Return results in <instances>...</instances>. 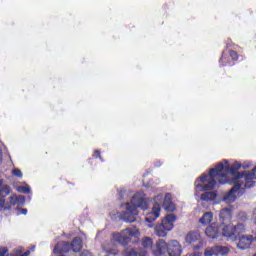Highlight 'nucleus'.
Wrapping results in <instances>:
<instances>
[{"label": "nucleus", "instance_id": "nucleus-1", "mask_svg": "<svg viewBox=\"0 0 256 256\" xmlns=\"http://www.w3.org/2000/svg\"><path fill=\"white\" fill-rule=\"evenodd\" d=\"M241 169V163L236 161L232 165L229 164V161L224 160L223 162L218 163L214 168L209 170L208 174H203L200 176L194 183V187L196 191H200L201 193H205V191H213L218 183L220 185H225V183H229L227 180V175H233V177H237L242 172H239Z\"/></svg>", "mask_w": 256, "mask_h": 256}, {"label": "nucleus", "instance_id": "nucleus-2", "mask_svg": "<svg viewBox=\"0 0 256 256\" xmlns=\"http://www.w3.org/2000/svg\"><path fill=\"white\" fill-rule=\"evenodd\" d=\"M256 183V166L251 171H243L242 174H238L237 177H233L229 180V185H233L230 191L225 196V199H231L235 201V194L241 190V187L245 189H251L255 187Z\"/></svg>", "mask_w": 256, "mask_h": 256}, {"label": "nucleus", "instance_id": "nucleus-3", "mask_svg": "<svg viewBox=\"0 0 256 256\" xmlns=\"http://www.w3.org/2000/svg\"><path fill=\"white\" fill-rule=\"evenodd\" d=\"M168 253L169 256H181L183 250L181 249V244L177 240H172L167 243L163 239H159L156 242V249L153 250L154 256H163Z\"/></svg>", "mask_w": 256, "mask_h": 256}, {"label": "nucleus", "instance_id": "nucleus-4", "mask_svg": "<svg viewBox=\"0 0 256 256\" xmlns=\"http://www.w3.org/2000/svg\"><path fill=\"white\" fill-rule=\"evenodd\" d=\"M11 186L4 184V186L0 189V211H7L11 209V207L17 205V203H23L25 198L23 196L13 195L9 198V203L5 202V197L10 195Z\"/></svg>", "mask_w": 256, "mask_h": 256}, {"label": "nucleus", "instance_id": "nucleus-5", "mask_svg": "<svg viewBox=\"0 0 256 256\" xmlns=\"http://www.w3.org/2000/svg\"><path fill=\"white\" fill-rule=\"evenodd\" d=\"M139 235H141V232H139L137 226H131L121 232L112 233V238L114 241L125 247L131 243V239H133V237H139Z\"/></svg>", "mask_w": 256, "mask_h": 256}, {"label": "nucleus", "instance_id": "nucleus-6", "mask_svg": "<svg viewBox=\"0 0 256 256\" xmlns=\"http://www.w3.org/2000/svg\"><path fill=\"white\" fill-rule=\"evenodd\" d=\"M175 221H177V215L173 213L167 214L162 219V222L154 227L155 235H157V237H167V233L173 231Z\"/></svg>", "mask_w": 256, "mask_h": 256}, {"label": "nucleus", "instance_id": "nucleus-7", "mask_svg": "<svg viewBox=\"0 0 256 256\" xmlns=\"http://www.w3.org/2000/svg\"><path fill=\"white\" fill-rule=\"evenodd\" d=\"M139 211L131 203L126 204V211L121 214V219L126 223H135L137 221V216Z\"/></svg>", "mask_w": 256, "mask_h": 256}, {"label": "nucleus", "instance_id": "nucleus-8", "mask_svg": "<svg viewBox=\"0 0 256 256\" xmlns=\"http://www.w3.org/2000/svg\"><path fill=\"white\" fill-rule=\"evenodd\" d=\"M229 251H230L229 247H227V246L216 245V246H213L211 248H207L204 251V256L228 255Z\"/></svg>", "mask_w": 256, "mask_h": 256}, {"label": "nucleus", "instance_id": "nucleus-9", "mask_svg": "<svg viewBox=\"0 0 256 256\" xmlns=\"http://www.w3.org/2000/svg\"><path fill=\"white\" fill-rule=\"evenodd\" d=\"M130 205L136 207V211L137 209H142L143 211H147V209H149V204L147 203L146 200H144V198L138 197V196H133L131 201H130Z\"/></svg>", "mask_w": 256, "mask_h": 256}, {"label": "nucleus", "instance_id": "nucleus-10", "mask_svg": "<svg viewBox=\"0 0 256 256\" xmlns=\"http://www.w3.org/2000/svg\"><path fill=\"white\" fill-rule=\"evenodd\" d=\"M220 229H221L220 224L219 225L211 224L206 228L205 235H207L209 239H217L219 235H221V232L219 231Z\"/></svg>", "mask_w": 256, "mask_h": 256}, {"label": "nucleus", "instance_id": "nucleus-11", "mask_svg": "<svg viewBox=\"0 0 256 256\" xmlns=\"http://www.w3.org/2000/svg\"><path fill=\"white\" fill-rule=\"evenodd\" d=\"M239 242H238V248L245 250V249H249V247H251V244L253 243V236L248 235H242V237L238 238Z\"/></svg>", "mask_w": 256, "mask_h": 256}, {"label": "nucleus", "instance_id": "nucleus-12", "mask_svg": "<svg viewBox=\"0 0 256 256\" xmlns=\"http://www.w3.org/2000/svg\"><path fill=\"white\" fill-rule=\"evenodd\" d=\"M162 207L163 209H165V211H168V213H173V211L177 209V207H175V204L173 203L170 193H167L165 195Z\"/></svg>", "mask_w": 256, "mask_h": 256}, {"label": "nucleus", "instance_id": "nucleus-13", "mask_svg": "<svg viewBox=\"0 0 256 256\" xmlns=\"http://www.w3.org/2000/svg\"><path fill=\"white\" fill-rule=\"evenodd\" d=\"M159 215H161V207L155 206L152 211L146 215L145 221L147 223H153L159 219Z\"/></svg>", "mask_w": 256, "mask_h": 256}, {"label": "nucleus", "instance_id": "nucleus-14", "mask_svg": "<svg viewBox=\"0 0 256 256\" xmlns=\"http://www.w3.org/2000/svg\"><path fill=\"white\" fill-rule=\"evenodd\" d=\"M220 229H222V236L227 237L228 239H232L235 241V232L233 229V226L231 225H225L223 223L220 224Z\"/></svg>", "mask_w": 256, "mask_h": 256}, {"label": "nucleus", "instance_id": "nucleus-15", "mask_svg": "<svg viewBox=\"0 0 256 256\" xmlns=\"http://www.w3.org/2000/svg\"><path fill=\"white\" fill-rule=\"evenodd\" d=\"M232 217H233V215L231 213V209L224 208L220 211L219 218H220L221 223H223V225H225V223L231 221Z\"/></svg>", "mask_w": 256, "mask_h": 256}, {"label": "nucleus", "instance_id": "nucleus-16", "mask_svg": "<svg viewBox=\"0 0 256 256\" xmlns=\"http://www.w3.org/2000/svg\"><path fill=\"white\" fill-rule=\"evenodd\" d=\"M70 249H72L74 253H79V251L83 249V240L80 237L73 238L70 243Z\"/></svg>", "mask_w": 256, "mask_h": 256}, {"label": "nucleus", "instance_id": "nucleus-17", "mask_svg": "<svg viewBox=\"0 0 256 256\" xmlns=\"http://www.w3.org/2000/svg\"><path fill=\"white\" fill-rule=\"evenodd\" d=\"M209 192H204L200 196V201H205L206 203H209L211 201H215L217 199V192H211V190H205Z\"/></svg>", "mask_w": 256, "mask_h": 256}, {"label": "nucleus", "instance_id": "nucleus-18", "mask_svg": "<svg viewBox=\"0 0 256 256\" xmlns=\"http://www.w3.org/2000/svg\"><path fill=\"white\" fill-rule=\"evenodd\" d=\"M233 229H234V241H237L238 239L243 237V235L241 234L245 233L244 224H237L236 226H233Z\"/></svg>", "mask_w": 256, "mask_h": 256}, {"label": "nucleus", "instance_id": "nucleus-19", "mask_svg": "<svg viewBox=\"0 0 256 256\" xmlns=\"http://www.w3.org/2000/svg\"><path fill=\"white\" fill-rule=\"evenodd\" d=\"M212 221H213V212H206L199 219V223H201V225H209Z\"/></svg>", "mask_w": 256, "mask_h": 256}, {"label": "nucleus", "instance_id": "nucleus-20", "mask_svg": "<svg viewBox=\"0 0 256 256\" xmlns=\"http://www.w3.org/2000/svg\"><path fill=\"white\" fill-rule=\"evenodd\" d=\"M123 256H141V254H139V250H137V248H133V247H126L122 253Z\"/></svg>", "mask_w": 256, "mask_h": 256}, {"label": "nucleus", "instance_id": "nucleus-21", "mask_svg": "<svg viewBox=\"0 0 256 256\" xmlns=\"http://www.w3.org/2000/svg\"><path fill=\"white\" fill-rule=\"evenodd\" d=\"M199 240V234L195 233V232H189L186 236V242L193 244L195 243V241Z\"/></svg>", "mask_w": 256, "mask_h": 256}, {"label": "nucleus", "instance_id": "nucleus-22", "mask_svg": "<svg viewBox=\"0 0 256 256\" xmlns=\"http://www.w3.org/2000/svg\"><path fill=\"white\" fill-rule=\"evenodd\" d=\"M142 247L144 249H152L153 248V239L149 237H145L142 239Z\"/></svg>", "mask_w": 256, "mask_h": 256}, {"label": "nucleus", "instance_id": "nucleus-23", "mask_svg": "<svg viewBox=\"0 0 256 256\" xmlns=\"http://www.w3.org/2000/svg\"><path fill=\"white\" fill-rule=\"evenodd\" d=\"M219 63L221 67H227L229 65V56L225 52L222 53Z\"/></svg>", "mask_w": 256, "mask_h": 256}, {"label": "nucleus", "instance_id": "nucleus-24", "mask_svg": "<svg viewBox=\"0 0 256 256\" xmlns=\"http://www.w3.org/2000/svg\"><path fill=\"white\" fill-rule=\"evenodd\" d=\"M229 56L231 57L232 61H238L239 59V54L235 50H230Z\"/></svg>", "mask_w": 256, "mask_h": 256}, {"label": "nucleus", "instance_id": "nucleus-25", "mask_svg": "<svg viewBox=\"0 0 256 256\" xmlns=\"http://www.w3.org/2000/svg\"><path fill=\"white\" fill-rule=\"evenodd\" d=\"M12 174L15 176V177H23V173L18 169H13L12 170Z\"/></svg>", "mask_w": 256, "mask_h": 256}, {"label": "nucleus", "instance_id": "nucleus-26", "mask_svg": "<svg viewBox=\"0 0 256 256\" xmlns=\"http://www.w3.org/2000/svg\"><path fill=\"white\" fill-rule=\"evenodd\" d=\"M19 191L21 193H30L31 189L29 187H27V186H22V187L19 188Z\"/></svg>", "mask_w": 256, "mask_h": 256}, {"label": "nucleus", "instance_id": "nucleus-27", "mask_svg": "<svg viewBox=\"0 0 256 256\" xmlns=\"http://www.w3.org/2000/svg\"><path fill=\"white\" fill-rule=\"evenodd\" d=\"M93 157H94V159H101V151L95 150Z\"/></svg>", "mask_w": 256, "mask_h": 256}, {"label": "nucleus", "instance_id": "nucleus-28", "mask_svg": "<svg viewBox=\"0 0 256 256\" xmlns=\"http://www.w3.org/2000/svg\"><path fill=\"white\" fill-rule=\"evenodd\" d=\"M9 249L3 247V248H0V256H5L7 255Z\"/></svg>", "mask_w": 256, "mask_h": 256}, {"label": "nucleus", "instance_id": "nucleus-29", "mask_svg": "<svg viewBox=\"0 0 256 256\" xmlns=\"http://www.w3.org/2000/svg\"><path fill=\"white\" fill-rule=\"evenodd\" d=\"M80 256H93V254L91 252H89L88 250H83L81 252Z\"/></svg>", "mask_w": 256, "mask_h": 256}, {"label": "nucleus", "instance_id": "nucleus-30", "mask_svg": "<svg viewBox=\"0 0 256 256\" xmlns=\"http://www.w3.org/2000/svg\"><path fill=\"white\" fill-rule=\"evenodd\" d=\"M161 165H163V163L161 161H159V160H156L154 162V167H161Z\"/></svg>", "mask_w": 256, "mask_h": 256}, {"label": "nucleus", "instance_id": "nucleus-31", "mask_svg": "<svg viewBox=\"0 0 256 256\" xmlns=\"http://www.w3.org/2000/svg\"><path fill=\"white\" fill-rule=\"evenodd\" d=\"M3 163V151L0 149V165Z\"/></svg>", "mask_w": 256, "mask_h": 256}, {"label": "nucleus", "instance_id": "nucleus-32", "mask_svg": "<svg viewBox=\"0 0 256 256\" xmlns=\"http://www.w3.org/2000/svg\"><path fill=\"white\" fill-rule=\"evenodd\" d=\"M3 183H5V180L0 179V189H3V187H5V185H3Z\"/></svg>", "mask_w": 256, "mask_h": 256}, {"label": "nucleus", "instance_id": "nucleus-33", "mask_svg": "<svg viewBox=\"0 0 256 256\" xmlns=\"http://www.w3.org/2000/svg\"><path fill=\"white\" fill-rule=\"evenodd\" d=\"M31 255V251H26L23 254H21L20 256H30Z\"/></svg>", "mask_w": 256, "mask_h": 256}, {"label": "nucleus", "instance_id": "nucleus-34", "mask_svg": "<svg viewBox=\"0 0 256 256\" xmlns=\"http://www.w3.org/2000/svg\"><path fill=\"white\" fill-rule=\"evenodd\" d=\"M20 212L22 213V215H27V209H21Z\"/></svg>", "mask_w": 256, "mask_h": 256}]
</instances>
